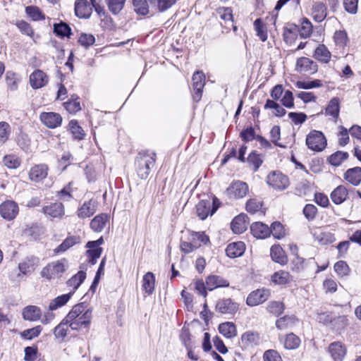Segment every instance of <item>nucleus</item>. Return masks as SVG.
<instances>
[{"label": "nucleus", "instance_id": "f257e3e1", "mask_svg": "<svg viewBox=\"0 0 361 361\" xmlns=\"http://www.w3.org/2000/svg\"><path fill=\"white\" fill-rule=\"evenodd\" d=\"M92 319V310L84 303L73 307L64 321L72 330H79L82 326L88 327Z\"/></svg>", "mask_w": 361, "mask_h": 361}, {"label": "nucleus", "instance_id": "f03ea898", "mask_svg": "<svg viewBox=\"0 0 361 361\" xmlns=\"http://www.w3.org/2000/svg\"><path fill=\"white\" fill-rule=\"evenodd\" d=\"M209 243V238L204 232H192L186 240H181L180 249L182 252L189 254Z\"/></svg>", "mask_w": 361, "mask_h": 361}, {"label": "nucleus", "instance_id": "7ed1b4c3", "mask_svg": "<svg viewBox=\"0 0 361 361\" xmlns=\"http://www.w3.org/2000/svg\"><path fill=\"white\" fill-rule=\"evenodd\" d=\"M156 160V154L147 151L140 152L136 157L135 166L137 173L142 179H146L152 167L154 166Z\"/></svg>", "mask_w": 361, "mask_h": 361}, {"label": "nucleus", "instance_id": "20e7f679", "mask_svg": "<svg viewBox=\"0 0 361 361\" xmlns=\"http://www.w3.org/2000/svg\"><path fill=\"white\" fill-rule=\"evenodd\" d=\"M68 267V259L63 258L47 264L42 269L40 275L48 280L58 279L62 276Z\"/></svg>", "mask_w": 361, "mask_h": 361}, {"label": "nucleus", "instance_id": "39448f33", "mask_svg": "<svg viewBox=\"0 0 361 361\" xmlns=\"http://www.w3.org/2000/svg\"><path fill=\"white\" fill-rule=\"evenodd\" d=\"M307 147L314 152H322L326 147V139L321 131L311 130L306 137L305 140Z\"/></svg>", "mask_w": 361, "mask_h": 361}, {"label": "nucleus", "instance_id": "423d86ee", "mask_svg": "<svg viewBox=\"0 0 361 361\" xmlns=\"http://www.w3.org/2000/svg\"><path fill=\"white\" fill-rule=\"evenodd\" d=\"M219 201L214 197L212 202L209 200H201L196 206L197 214L201 220H204L209 214L212 215L219 207Z\"/></svg>", "mask_w": 361, "mask_h": 361}, {"label": "nucleus", "instance_id": "0eeeda50", "mask_svg": "<svg viewBox=\"0 0 361 361\" xmlns=\"http://www.w3.org/2000/svg\"><path fill=\"white\" fill-rule=\"evenodd\" d=\"M192 97L195 102H198L202 96L203 88L205 85V76L202 71H196L192 78Z\"/></svg>", "mask_w": 361, "mask_h": 361}, {"label": "nucleus", "instance_id": "6e6552de", "mask_svg": "<svg viewBox=\"0 0 361 361\" xmlns=\"http://www.w3.org/2000/svg\"><path fill=\"white\" fill-rule=\"evenodd\" d=\"M269 295L270 290L269 289H257L251 292L247 295L246 304L250 307L259 305L267 301L269 298Z\"/></svg>", "mask_w": 361, "mask_h": 361}, {"label": "nucleus", "instance_id": "1a4fd4ad", "mask_svg": "<svg viewBox=\"0 0 361 361\" xmlns=\"http://www.w3.org/2000/svg\"><path fill=\"white\" fill-rule=\"evenodd\" d=\"M239 309V305L231 298L219 299L216 304V310L223 314L234 315Z\"/></svg>", "mask_w": 361, "mask_h": 361}, {"label": "nucleus", "instance_id": "9d476101", "mask_svg": "<svg viewBox=\"0 0 361 361\" xmlns=\"http://www.w3.org/2000/svg\"><path fill=\"white\" fill-rule=\"evenodd\" d=\"M19 212L18 205L12 200H6L0 204V215L6 220L11 221L16 218Z\"/></svg>", "mask_w": 361, "mask_h": 361}, {"label": "nucleus", "instance_id": "9b49d317", "mask_svg": "<svg viewBox=\"0 0 361 361\" xmlns=\"http://www.w3.org/2000/svg\"><path fill=\"white\" fill-rule=\"evenodd\" d=\"M267 183L277 190H284L289 185L288 178L280 172L274 171L267 176Z\"/></svg>", "mask_w": 361, "mask_h": 361}, {"label": "nucleus", "instance_id": "f8f14e48", "mask_svg": "<svg viewBox=\"0 0 361 361\" xmlns=\"http://www.w3.org/2000/svg\"><path fill=\"white\" fill-rule=\"evenodd\" d=\"M103 238H100L97 240L89 241L87 243L86 246L88 248L87 250L88 262L92 265L97 262V259L101 256L102 249L99 245L103 243Z\"/></svg>", "mask_w": 361, "mask_h": 361}, {"label": "nucleus", "instance_id": "ddd939ff", "mask_svg": "<svg viewBox=\"0 0 361 361\" xmlns=\"http://www.w3.org/2000/svg\"><path fill=\"white\" fill-rule=\"evenodd\" d=\"M296 71L303 74H313L317 71V65L307 57H300L297 60Z\"/></svg>", "mask_w": 361, "mask_h": 361}, {"label": "nucleus", "instance_id": "4468645a", "mask_svg": "<svg viewBox=\"0 0 361 361\" xmlns=\"http://www.w3.org/2000/svg\"><path fill=\"white\" fill-rule=\"evenodd\" d=\"M41 121L49 128H55L61 126L62 118L55 112H43L39 116Z\"/></svg>", "mask_w": 361, "mask_h": 361}, {"label": "nucleus", "instance_id": "2eb2a0df", "mask_svg": "<svg viewBox=\"0 0 361 361\" xmlns=\"http://www.w3.org/2000/svg\"><path fill=\"white\" fill-rule=\"evenodd\" d=\"M248 192L247 185L242 181H235L227 189L228 194L235 198H242Z\"/></svg>", "mask_w": 361, "mask_h": 361}, {"label": "nucleus", "instance_id": "dca6fc26", "mask_svg": "<svg viewBox=\"0 0 361 361\" xmlns=\"http://www.w3.org/2000/svg\"><path fill=\"white\" fill-rule=\"evenodd\" d=\"M328 352L334 361H343L346 355V348L341 342H334L329 345Z\"/></svg>", "mask_w": 361, "mask_h": 361}, {"label": "nucleus", "instance_id": "f3484780", "mask_svg": "<svg viewBox=\"0 0 361 361\" xmlns=\"http://www.w3.org/2000/svg\"><path fill=\"white\" fill-rule=\"evenodd\" d=\"M48 81L47 75L41 70H36L30 75V83L34 89H39L45 86Z\"/></svg>", "mask_w": 361, "mask_h": 361}, {"label": "nucleus", "instance_id": "a211bd4d", "mask_svg": "<svg viewBox=\"0 0 361 361\" xmlns=\"http://www.w3.org/2000/svg\"><path fill=\"white\" fill-rule=\"evenodd\" d=\"M43 213L51 218H61L64 214V207L61 202L51 203L42 207Z\"/></svg>", "mask_w": 361, "mask_h": 361}, {"label": "nucleus", "instance_id": "6ab92c4d", "mask_svg": "<svg viewBox=\"0 0 361 361\" xmlns=\"http://www.w3.org/2000/svg\"><path fill=\"white\" fill-rule=\"evenodd\" d=\"M39 259L38 257L30 256L25 258L18 264V269L23 274H30L39 265Z\"/></svg>", "mask_w": 361, "mask_h": 361}, {"label": "nucleus", "instance_id": "aec40b11", "mask_svg": "<svg viewBox=\"0 0 361 361\" xmlns=\"http://www.w3.org/2000/svg\"><path fill=\"white\" fill-rule=\"evenodd\" d=\"M311 15L316 22H322L327 16L326 4L321 1L314 2L312 7Z\"/></svg>", "mask_w": 361, "mask_h": 361}, {"label": "nucleus", "instance_id": "412c9836", "mask_svg": "<svg viewBox=\"0 0 361 361\" xmlns=\"http://www.w3.org/2000/svg\"><path fill=\"white\" fill-rule=\"evenodd\" d=\"M48 174V167L45 164H38L31 168L29 177L35 182H39L44 179Z\"/></svg>", "mask_w": 361, "mask_h": 361}, {"label": "nucleus", "instance_id": "4be33fe9", "mask_svg": "<svg viewBox=\"0 0 361 361\" xmlns=\"http://www.w3.org/2000/svg\"><path fill=\"white\" fill-rule=\"evenodd\" d=\"M206 286L207 290L212 291L221 287H228L229 282L220 276L210 275L206 279Z\"/></svg>", "mask_w": 361, "mask_h": 361}, {"label": "nucleus", "instance_id": "5701e85b", "mask_svg": "<svg viewBox=\"0 0 361 361\" xmlns=\"http://www.w3.org/2000/svg\"><path fill=\"white\" fill-rule=\"evenodd\" d=\"M75 13L80 18H88L92 13V6L87 0H76Z\"/></svg>", "mask_w": 361, "mask_h": 361}, {"label": "nucleus", "instance_id": "b1692460", "mask_svg": "<svg viewBox=\"0 0 361 361\" xmlns=\"http://www.w3.org/2000/svg\"><path fill=\"white\" fill-rule=\"evenodd\" d=\"M248 224L247 215L240 214L233 219L231 226L233 233H242L247 229Z\"/></svg>", "mask_w": 361, "mask_h": 361}, {"label": "nucleus", "instance_id": "393cba45", "mask_svg": "<svg viewBox=\"0 0 361 361\" xmlns=\"http://www.w3.org/2000/svg\"><path fill=\"white\" fill-rule=\"evenodd\" d=\"M245 250V243L242 241H238L230 243L226 249V252L228 257L235 258L242 256Z\"/></svg>", "mask_w": 361, "mask_h": 361}, {"label": "nucleus", "instance_id": "a878e982", "mask_svg": "<svg viewBox=\"0 0 361 361\" xmlns=\"http://www.w3.org/2000/svg\"><path fill=\"white\" fill-rule=\"evenodd\" d=\"M250 230L252 235L257 238H266L270 235L269 227L262 222L253 223L250 226Z\"/></svg>", "mask_w": 361, "mask_h": 361}, {"label": "nucleus", "instance_id": "bb28decb", "mask_svg": "<svg viewBox=\"0 0 361 361\" xmlns=\"http://www.w3.org/2000/svg\"><path fill=\"white\" fill-rule=\"evenodd\" d=\"M96 202L92 200L85 202L78 209V216L79 218L85 219L92 216L96 212Z\"/></svg>", "mask_w": 361, "mask_h": 361}, {"label": "nucleus", "instance_id": "cd10ccee", "mask_svg": "<svg viewBox=\"0 0 361 361\" xmlns=\"http://www.w3.org/2000/svg\"><path fill=\"white\" fill-rule=\"evenodd\" d=\"M109 216L100 214L96 216L90 222L91 228L95 232H101L109 223Z\"/></svg>", "mask_w": 361, "mask_h": 361}, {"label": "nucleus", "instance_id": "c85d7f7f", "mask_svg": "<svg viewBox=\"0 0 361 361\" xmlns=\"http://www.w3.org/2000/svg\"><path fill=\"white\" fill-rule=\"evenodd\" d=\"M340 112V101L338 97L332 98L326 109H325V115L331 116L334 121H336L339 116Z\"/></svg>", "mask_w": 361, "mask_h": 361}, {"label": "nucleus", "instance_id": "c756f323", "mask_svg": "<svg viewBox=\"0 0 361 361\" xmlns=\"http://www.w3.org/2000/svg\"><path fill=\"white\" fill-rule=\"evenodd\" d=\"M348 190L343 185H338L331 193V199L336 204H342L348 197Z\"/></svg>", "mask_w": 361, "mask_h": 361}, {"label": "nucleus", "instance_id": "7c9ffc66", "mask_svg": "<svg viewBox=\"0 0 361 361\" xmlns=\"http://www.w3.org/2000/svg\"><path fill=\"white\" fill-rule=\"evenodd\" d=\"M40 309L35 305L25 307L23 310V317L25 320L35 322L38 321L41 317Z\"/></svg>", "mask_w": 361, "mask_h": 361}, {"label": "nucleus", "instance_id": "2f4dec72", "mask_svg": "<svg viewBox=\"0 0 361 361\" xmlns=\"http://www.w3.org/2000/svg\"><path fill=\"white\" fill-rule=\"evenodd\" d=\"M344 178L353 185H358L361 182V168L354 167L349 169L344 173Z\"/></svg>", "mask_w": 361, "mask_h": 361}, {"label": "nucleus", "instance_id": "473e14b6", "mask_svg": "<svg viewBox=\"0 0 361 361\" xmlns=\"http://www.w3.org/2000/svg\"><path fill=\"white\" fill-rule=\"evenodd\" d=\"M270 255L274 262L280 264H286L288 262L287 257L283 250L279 245H274L271 247Z\"/></svg>", "mask_w": 361, "mask_h": 361}, {"label": "nucleus", "instance_id": "72a5a7b5", "mask_svg": "<svg viewBox=\"0 0 361 361\" xmlns=\"http://www.w3.org/2000/svg\"><path fill=\"white\" fill-rule=\"evenodd\" d=\"M142 288L146 293L152 295L155 287V276L152 272L146 273L142 279Z\"/></svg>", "mask_w": 361, "mask_h": 361}, {"label": "nucleus", "instance_id": "f704fd0d", "mask_svg": "<svg viewBox=\"0 0 361 361\" xmlns=\"http://www.w3.org/2000/svg\"><path fill=\"white\" fill-rule=\"evenodd\" d=\"M73 294V292H69L67 294H63L60 296L56 297L54 300H52L49 305V309L51 311L56 310L63 305H65L68 300L71 299Z\"/></svg>", "mask_w": 361, "mask_h": 361}, {"label": "nucleus", "instance_id": "c9c22d12", "mask_svg": "<svg viewBox=\"0 0 361 361\" xmlns=\"http://www.w3.org/2000/svg\"><path fill=\"white\" fill-rule=\"evenodd\" d=\"M79 243V238L71 235L68 236L61 244L58 245L54 250V252L55 254H59L61 252H64L68 250L69 248L75 245V244Z\"/></svg>", "mask_w": 361, "mask_h": 361}, {"label": "nucleus", "instance_id": "e433bc0d", "mask_svg": "<svg viewBox=\"0 0 361 361\" xmlns=\"http://www.w3.org/2000/svg\"><path fill=\"white\" fill-rule=\"evenodd\" d=\"M219 332L228 338H231L237 335L235 325L233 322L222 323L219 326Z\"/></svg>", "mask_w": 361, "mask_h": 361}, {"label": "nucleus", "instance_id": "4c0bfd02", "mask_svg": "<svg viewBox=\"0 0 361 361\" xmlns=\"http://www.w3.org/2000/svg\"><path fill=\"white\" fill-rule=\"evenodd\" d=\"M300 343V338L293 333H291L285 336L283 346L287 350H295L298 348Z\"/></svg>", "mask_w": 361, "mask_h": 361}, {"label": "nucleus", "instance_id": "58836bf2", "mask_svg": "<svg viewBox=\"0 0 361 361\" xmlns=\"http://www.w3.org/2000/svg\"><path fill=\"white\" fill-rule=\"evenodd\" d=\"M86 278V273L83 271H78L76 274L72 276L68 281L67 286L73 288L71 292H75L76 289L80 286Z\"/></svg>", "mask_w": 361, "mask_h": 361}, {"label": "nucleus", "instance_id": "ea45409f", "mask_svg": "<svg viewBox=\"0 0 361 361\" xmlns=\"http://www.w3.org/2000/svg\"><path fill=\"white\" fill-rule=\"evenodd\" d=\"M314 57L318 61L326 63L331 59V53L324 44H320L315 49Z\"/></svg>", "mask_w": 361, "mask_h": 361}, {"label": "nucleus", "instance_id": "a19ab883", "mask_svg": "<svg viewBox=\"0 0 361 361\" xmlns=\"http://www.w3.org/2000/svg\"><path fill=\"white\" fill-rule=\"evenodd\" d=\"M134 11L136 13L146 16L149 13V0H132Z\"/></svg>", "mask_w": 361, "mask_h": 361}, {"label": "nucleus", "instance_id": "79ce46f5", "mask_svg": "<svg viewBox=\"0 0 361 361\" xmlns=\"http://www.w3.org/2000/svg\"><path fill=\"white\" fill-rule=\"evenodd\" d=\"M271 281L277 285H284L290 281V274L285 271L275 272L271 277Z\"/></svg>", "mask_w": 361, "mask_h": 361}, {"label": "nucleus", "instance_id": "37998d69", "mask_svg": "<svg viewBox=\"0 0 361 361\" xmlns=\"http://www.w3.org/2000/svg\"><path fill=\"white\" fill-rule=\"evenodd\" d=\"M177 0H149V4L159 12H164L176 4Z\"/></svg>", "mask_w": 361, "mask_h": 361}, {"label": "nucleus", "instance_id": "c03bdc74", "mask_svg": "<svg viewBox=\"0 0 361 361\" xmlns=\"http://www.w3.org/2000/svg\"><path fill=\"white\" fill-rule=\"evenodd\" d=\"M295 322V318L292 316H284L276 322V326L279 330H285L288 327L294 325Z\"/></svg>", "mask_w": 361, "mask_h": 361}, {"label": "nucleus", "instance_id": "a18cd8bd", "mask_svg": "<svg viewBox=\"0 0 361 361\" xmlns=\"http://www.w3.org/2000/svg\"><path fill=\"white\" fill-rule=\"evenodd\" d=\"M65 109L71 114H75L81 109L78 97L73 95L71 98L66 102L63 103Z\"/></svg>", "mask_w": 361, "mask_h": 361}, {"label": "nucleus", "instance_id": "49530a36", "mask_svg": "<svg viewBox=\"0 0 361 361\" xmlns=\"http://www.w3.org/2000/svg\"><path fill=\"white\" fill-rule=\"evenodd\" d=\"M70 130L73 135L74 139L80 140L84 138L85 133L82 128L78 125V123L75 120H71L69 122Z\"/></svg>", "mask_w": 361, "mask_h": 361}, {"label": "nucleus", "instance_id": "de8ad7c7", "mask_svg": "<svg viewBox=\"0 0 361 361\" xmlns=\"http://www.w3.org/2000/svg\"><path fill=\"white\" fill-rule=\"evenodd\" d=\"M25 12L32 20L37 21L44 20L45 16L41 10L34 6H29L25 8Z\"/></svg>", "mask_w": 361, "mask_h": 361}, {"label": "nucleus", "instance_id": "09e8293b", "mask_svg": "<svg viewBox=\"0 0 361 361\" xmlns=\"http://www.w3.org/2000/svg\"><path fill=\"white\" fill-rule=\"evenodd\" d=\"M259 334L252 331L245 332L241 336V341L246 346H249L252 344H257L259 342Z\"/></svg>", "mask_w": 361, "mask_h": 361}, {"label": "nucleus", "instance_id": "8fccbe9b", "mask_svg": "<svg viewBox=\"0 0 361 361\" xmlns=\"http://www.w3.org/2000/svg\"><path fill=\"white\" fill-rule=\"evenodd\" d=\"M126 0H106L109 10L114 15L118 14L123 8Z\"/></svg>", "mask_w": 361, "mask_h": 361}, {"label": "nucleus", "instance_id": "3c124183", "mask_svg": "<svg viewBox=\"0 0 361 361\" xmlns=\"http://www.w3.org/2000/svg\"><path fill=\"white\" fill-rule=\"evenodd\" d=\"M348 157L347 152L338 151L329 157V162L333 166H339Z\"/></svg>", "mask_w": 361, "mask_h": 361}, {"label": "nucleus", "instance_id": "603ef678", "mask_svg": "<svg viewBox=\"0 0 361 361\" xmlns=\"http://www.w3.org/2000/svg\"><path fill=\"white\" fill-rule=\"evenodd\" d=\"M54 31L59 37H68L71 35V28L65 23H55L54 25Z\"/></svg>", "mask_w": 361, "mask_h": 361}, {"label": "nucleus", "instance_id": "864d4df0", "mask_svg": "<svg viewBox=\"0 0 361 361\" xmlns=\"http://www.w3.org/2000/svg\"><path fill=\"white\" fill-rule=\"evenodd\" d=\"M42 331V327L41 326H37L35 327L25 329L20 333V336L27 340H32L34 338L37 337Z\"/></svg>", "mask_w": 361, "mask_h": 361}, {"label": "nucleus", "instance_id": "5fc2aeb1", "mask_svg": "<svg viewBox=\"0 0 361 361\" xmlns=\"http://www.w3.org/2000/svg\"><path fill=\"white\" fill-rule=\"evenodd\" d=\"M269 229L270 234H272L275 238L280 239L285 235L283 226L280 222L275 221L272 223Z\"/></svg>", "mask_w": 361, "mask_h": 361}, {"label": "nucleus", "instance_id": "6e6d98bb", "mask_svg": "<svg viewBox=\"0 0 361 361\" xmlns=\"http://www.w3.org/2000/svg\"><path fill=\"white\" fill-rule=\"evenodd\" d=\"M334 270L340 277L346 276L350 273V268L344 261H338L334 264Z\"/></svg>", "mask_w": 361, "mask_h": 361}, {"label": "nucleus", "instance_id": "4d7b16f0", "mask_svg": "<svg viewBox=\"0 0 361 361\" xmlns=\"http://www.w3.org/2000/svg\"><path fill=\"white\" fill-rule=\"evenodd\" d=\"M217 13L220 16V18L225 21L226 24H232L233 23V18L232 14V10L231 8H219L217 10Z\"/></svg>", "mask_w": 361, "mask_h": 361}, {"label": "nucleus", "instance_id": "13d9d810", "mask_svg": "<svg viewBox=\"0 0 361 361\" xmlns=\"http://www.w3.org/2000/svg\"><path fill=\"white\" fill-rule=\"evenodd\" d=\"M255 29L257 32V36L262 42H265L267 39V34L264 30V25L260 18H257L254 22Z\"/></svg>", "mask_w": 361, "mask_h": 361}, {"label": "nucleus", "instance_id": "bf43d9fd", "mask_svg": "<svg viewBox=\"0 0 361 361\" xmlns=\"http://www.w3.org/2000/svg\"><path fill=\"white\" fill-rule=\"evenodd\" d=\"M315 235L317 240L322 245L330 244L336 240L334 234L330 232H321L319 233H316Z\"/></svg>", "mask_w": 361, "mask_h": 361}, {"label": "nucleus", "instance_id": "052dcab7", "mask_svg": "<svg viewBox=\"0 0 361 361\" xmlns=\"http://www.w3.org/2000/svg\"><path fill=\"white\" fill-rule=\"evenodd\" d=\"M4 164L9 169H17L20 164V160L13 154L6 155L4 157Z\"/></svg>", "mask_w": 361, "mask_h": 361}, {"label": "nucleus", "instance_id": "680f3d73", "mask_svg": "<svg viewBox=\"0 0 361 361\" xmlns=\"http://www.w3.org/2000/svg\"><path fill=\"white\" fill-rule=\"evenodd\" d=\"M267 311L273 314L279 315L283 312V304L277 301H271L267 305Z\"/></svg>", "mask_w": 361, "mask_h": 361}, {"label": "nucleus", "instance_id": "e2e57ef3", "mask_svg": "<svg viewBox=\"0 0 361 361\" xmlns=\"http://www.w3.org/2000/svg\"><path fill=\"white\" fill-rule=\"evenodd\" d=\"M6 81L11 90L15 91L18 88V79L16 74L12 71H8L6 74Z\"/></svg>", "mask_w": 361, "mask_h": 361}, {"label": "nucleus", "instance_id": "0e129e2a", "mask_svg": "<svg viewBox=\"0 0 361 361\" xmlns=\"http://www.w3.org/2000/svg\"><path fill=\"white\" fill-rule=\"evenodd\" d=\"M348 319L345 316H339L332 319L331 326L334 329L339 330L348 325Z\"/></svg>", "mask_w": 361, "mask_h": 361}, {"label": "nucleus", "instance_id": "69168bd1", "mask_svg": "<svg viewBox=\"0 0 361 361\" xmlns=\"http://www.w3.org/2000/svg\"><path fill=\"white\" fill-rule=\"evenodd\" d=\"M264 361H283L279 353L275 350H268L264 353Z\"/></svg>", "mask_w": 361, "mask_h": 361}, {"label": "nucleus", "instance_id": "338daca9", "mask_svg": "<svg viewBox=\"0 0 361 361\" xmlns=\"http://www.w3.org/2000/svg\"><path fill=\"white\" fill-rule=\"evenodd\" d=\"M247 161L252 164L255 167L254 170L257 171L261 166L262 159L259 154H257L255 152H252L249 154Z\"/></svg>", "mask_w": 361, "mask_h": 361}, {"label": "nucleus", "instance_id": "774afa93", "mask_svg": "<svg viewBox=\"0 0 361 361\" xmlns=\"http://www.w3.org/2000/svg\"><path fill=\"white\" fill-rule=\"evenodd\" d=\"M25 361H34L36 359L37 348L34 346H27L24 349Z\"/></svg>", "mask_w": 361, "mask_h": 361}]
</instances>
